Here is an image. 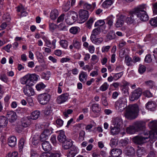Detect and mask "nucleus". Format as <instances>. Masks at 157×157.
I'll use <instances>...</instances> for the list:
<instances>
[{
    "instance_id": "nucleus-1",
    "label": "nucleus",
    "mask_w": 157,
    "mask_h": 157,
    "mask_svg": "<svg viewBox=\"0 0 157 157\" xmlns=\"http://www.w3.org/2000/svg\"><path fill=\"white\" fill-rule=\"evenodd\" d=\"M139 111L138 106L137 104L130 105L126 108L124 116L128 119H134L137 117Z\"/></svg>"
},
{
    "instance_id": "nucleus-2",
    "label": "nucleus",
    "mask_w": 157,
    "mask_h": 157,
    "mask_svg": "<svg viewBox=\"0 0 157 157\" xmlns=\"http://www.w3.org/2000/svg\"><path fill=\"white\" fill-rule=\"evenodd\" d=\"M148 125L151 129L148 133L150 138L149 140L151 143H153L157 139V123L155 121H151L149 123Z\"/></svg>"
},
{
    "instance_id": "nucleus-3",
    "label": "nucleus",
    "mask_w": 157,
    "mask_h": 157,
    "mask_svg": "<svg viewBox=\"0 0 157 157\" xmlns=\"http://www.w3.org/2000/svg\"><path fill=\"white\" fill-rule=\"evenodd\" d=\"M145 10L146 9L145 8L141 6L133 10V13L136 14L137 17L142 21H147L148 20L149 17Z\"/></svg>"
},
{
    "instance_id": "nucleus-4",
    "label": "nucleus",
    "mask_w": 157,
    "mask_h": 157,
    "mask_svg": "<svg viewBox=\"0 0 157 157\" xmlns=\"http://www.w3.org/2000/svg\"><path fill=\"white\" fill-rule=\"evenodd\" d=\"M144 136H136L133 138V141L136 144H141L145 143L148 141H149L150 138L149 137L148 134L145 133Z\"/></svg>"
},
{
    "instance_id": "nucleus-5",
    "label": "nucleus",
    "mask_w": 157,
    "mask_h": 157,
    "mask_svg": "<svg viewBox=\"0 0 157 157\" xmlns=\"http://www.w3.org/2000/svg\"><path fill=\"white\" fill-rule=\"evenodd\" d=\"M126 100L125 98H120L115 102V106L117 110L123 111L126 107Z\"/></svg>"
},
{
    "instance_id": "nucleus-6",
    "label": "nucleus",
    "mask_w": 157,
    "mask_h": 157,
    "mask_svg": "<svg viewBox=\"0 0 157 157\" xmlns=\"http://www.w3.org/2000/svg\"><path fill=\"white\" fill-rule=\"evenodd\" d=\"M51 97L49 94L44 93L39 95L38 96V100L40 104L44 105L49 101Z\"/></svg>"
},
{
    "instance_id": "nucleus-7",
    "label": "nucleus",
    "mask_w": 157,
    "mask_h": 157,
    "mask_svg": "<svg viewBox=\"0 0 157 157\" xmlns=\"http://www.w3.org/2000/svg\"><path fill=\"white\" fill-rule=\"evenodd\" d=\"M142 93L141 88H138L132 92L131 95L130 96L129 99L131 101H134L137 100L141 96Z\"/></svg>"
},
{
    "instance_id": "nucleus-8",
    "label": "nucleus",
    "mask_w": 157,
    "mask_h": 157,
    "mask_svg": "<svg viewBox=\"0 0 157 157\" xmlns=\"http://www.w3.org/2000/svg\"><path fill=\"white\" fill-rule=\"evenodd\" d=\"M79 18L81 21L79 23H82L87 20L88 17V12L85 10H81L79 11Z\"/></svg>"
},
{
    "instance_id": "nucleus-9",
    "label": "nucleus",
    "mask_w": 157,
    "mask_h": 157,
    "mask_svg": "<svg viewBox=\"0 0 157 157\" xmlns=\"http://www.w3.org/2000/svg\"><path fill=\"white\" fill-rule=\"evenodd\" d=\"M124 152L127 156L132 157L135 155L136 151L133 147L128 146L125 149Z\"/></svg>"
},
{
    "instance_id": "nucleus-10",
    "label": "nucleus",
    "mask_w": 157,
    "mask_h": 157,
    "mask_svg": "<svg viewBox=\"0 0 157 157\" xmlns=\"http://www.w3.org/2000/svg\"><path fill=\"white\" fill-rule=\"evenodd\" d=\"M31 86H25L22 88V90L25 95L27 96L33 95L34 94V90Z\"/></svg>"
},
{
    "instance_id": "nucleus-11",
    "label": "nucleus",
    "mask_w": 157,
    "mask_h": 157,
    "mask_svg": "<svg viewBox=\"0 0 157 157\" xmlns=\"http://www.w3.org/2000/svg\"><path fill=\"white\" fill-rule=\"evenodd\" d=\"M69 96L67 93H65L59 96L57 99V103L61 104L66 102Z\"/></svg>"
},
{
    "instance_id": "nucleus-12",
    "label": "nucleus",
    "mask_w": 157,
    "mask_h": 157,
    "mask_svg": "<svg viewBox=\"0 0 157 157\" xmlns=\"http://www.w3.org/2000/svg\"><path fill=\"white\" fill-rule=\"evenodd\" d=\"M7 117L10 122L15 121L17 119V116L16 113L13 111H9L7 112Z\"/></svg>"
},
{
    "instance_id": "nucleus-13",
    "label": "nucleus",
    "mask_w": 157,
    "mask_h": 157,
    "mask_svg": "<svg viewBox=\"0 0 157 157\" xmlns=\"http://www.w3.org/2000/svg\"><path fill=\"white\" fill-rule=\"evenodd\" d=\"M133 125L137 132L142 130L145 128L144 122L141 121H136Z\"/></svg>"
},
{
    "instance_id": "nucleus-14",
    "label": "nucleus",
    "mask_w": 157,
    "mask_h": 157,
    "mask_svg": "<svg viewBox=\"0 0 157 157\" xmlns=\"http://www.w3.org/2000/svg\"><path fill=\"white\" fill-rule=\"evenodd\" d=\"M73 141L71 140H66L62 143V147L64 150L70 149L74 146Z\"/></svg>"
},
{
    "instance_id": "nucleus-15",
    "label": "nucleus",
    "mask_w": 157,
    "mask_h": 157,
    "mask_svg": "<svg viewBox=\"0 0 157 157\" xmlns=\"http://www.w3.org/2000/svg\"><path fill=\"white\" fill-rule=\"evenodd\" d=\"M134 15L136 14L133 13V10L131 12L126 19V21L128 24H131L135 22V19Z\"/></svg>"
},
{
    "instance_id": "nucleus-16",
    "label": "nucleus",
    "mask_w": 157,
    "mask_h": 157,
    "mask_svg": "<svg viewBox=\"0 0 157 157\" xmlns=\"http://www.w3.org/2000/svg\"><path fill=\"white\" fill-rule=\"evenodd\" d=\"M29 80L28 74L24 76L21 79V82L22 84H25L26 86H32L34 84L33 83H30Z\"/></svg>"
},
{
    "instance_id": "nucleus-17",
    "label": "nucleus",
    "mask_w": 157,
    "mask_h": 157,
    "mask_svg": "<svg viewBox=\"0 0 157 157\" xmlns=\"http://www.w3.org/2000/svg\"><path fill=\"white\" fill-rule=\"evenodd\" d=\"M78 153V151L76 147L74 146L68 151L67 154V157H74Z\"/></svg>"
},
{
    "instance_id": "nucleus-18",
    "label": "nucleus",
    "mask_w": 157,
    "mask_h": 157,
    "mask_svg": "<svg viewBox=\"0 0 157 157\" xmlns=\"http://www.w3.org/2000/svg\"><path fill=\"white\" fill-rule=\"evenodd\" d=\"M66 138V137L65 135L64 131L63 130L60 131L57 137L58 140L60 143L62 144L67 140Z\"/></svg>"
},
{
    "instance_id": "nucleus-19",
    "label": "nucleus",
    "mask_w": 157,
    "mask_h": 157,
    "mask_svg": "<svg viewBox=\"0 0 157 157\" xmlns=\"http://www.w3.org/2000/svg\"><path fill=\"white\" fill-rule=\"evenodd\" d=\"M87 77L88 75L86 72L81 71L79 75V79L81 82L84 83L87 80Z\"/></svg>"
},
{
    "instance_id": "nucleus-20",
    "label": "nucleus",
    "mask_w": 157,
    "mask_h": 157,
    "mask_svg": "<svg viewBox=\"0 0 157 157\" xmlns=\"http://www.w3.org/2000/svg\"><path fill=\"white\" fill-rule=\"evenodd\" d=\"M31 124V121L27 117L22 118L21 120V124L24 127H27Z\"/></svg>"
},
{
    "instance_id": "nucleus-21",
    "label": "nucleus",
    "mask_w": 157,
    "mask_h": 157,
    "mask_svg": "<svg viewBox=\"0 0 157 157\" xmlns=\"http://www.w3.org/2000/svg\"><path fill=\"white\" fill-rule=\"evenodd\" d=\"M110 133L111 135L117 134L120 132V128L117 126L111 125L110 127Z\"/></svg>"
},
{
    "instance_id": "nucleus-22",
    "label": "nucleus",
    "mask_w": 157,
    "mask_h": 157,
    "mask_svg": "<svg viewBox=\"0 0 157 157\" xmlns=\"http://www.w3.org/2000/svg\"><path fill=\"white\" fill-rule=\"evenodd\" d=\"M42 146L43 149L45 151H49L52 149L51 145L48 141L43 142L42 144Z\"/></svg>"
},
{
    "instance_id": "nucleus-23",
    "label": "nucleus",
    "mask_w": 157,
    "mask_h": 157,
    "mask_svg": "<svg viewBox=\"0 0 157 157\" xmlns=\"http://www.w3.org/2000/svg\"><path fill=\"white\" fill-rule=\"evenodd\" d=\"M17 139L14 136L10 137L8 140V143L9 145L11 147H14L16 144Z\"/></svg>"
},
{
    "instance_id": "nucleus-24",
    "label": "nucleus",
    "mask_w": 157,
    "mask_h": 157,
    "mask_svg": "<svg viewBox=\"0 0 157 157\" xmlns=\"http://www.w3.org/2000/svg\"><path fill=\"white\" fill-rule=\"evenodd\" d=\"M28 74L29 77V82L30 83H33L37 81L39 78V75L35 74Z\"/></svg>"
},
{
    "instance_id": "nucleus-25",
    "label": "nucleus",
    "mask_w": 157,
    "mask_h": 157,
    "mask_svg": "<svg viewBox=\"0 0 157 157\" xmlns=\"http://www.w3.org/2000/svg\"><path fill=\"white\" fill-rule=\"evenodd\" d=\"M17 12H21L22 16H26L28 14L24 6L21 5L17 7Z\"/></svg>"
},
{
    "instance_id": "nucleus-26",
    "label": "nucleus",
    "mask_w": 157,
    "mask_h": 157,
    "mask_svg": "<svg viewBox=\"0 0 157 157\" xmlns=\"http://www.w3.org/2000/svg\"><path fill=\"white\" fill-rule=\"evenodd\" d=\"M156 106L155 103L153 101H149L146 105V107L151 111H154Z\"/></svg>"
},
{
    "instance_id": "nucleus-27",
    "label": "nucleus",
    "mask_w": 157,
    "mask_h": 157,
    "mask_svg": "<svg viewBox=\"0 0 157 157\" xmlns=\"http://www.w3.org/2000/svg\"><path fill=\"white\" fill-rule=\"evenodd\" d=\"M8 121L7 118L5 117L1 116L0 117V127H6L8 124Z\"/></svg>"
},
{
    "instance_id": "nucleus-28",
    "label": "nucleus",
    "mask_w": 157,
    "mask_h": 157,
    "mask_svg": "<svg viewBox=\"0 0 157 157\" xmlns=\"http://www.w3.org/2000/svg\"><path fill=\"white\" fill-rule=\"evenodd\" d=\"M137 155L139 157L145 155L146 154V151L145 149L143 147H138L136 152Z\"/></svg>"
},
{
    "instance_id": "nucleus-29",
    "label": "nucleus",
    "mask_w": 157,
    "mask_h": 157,
    "mask_svg": "<svg viewBox=\"0 0 157 157\" xmlns=\"http://www.w3.org/2000/svg\"><path fill=\"white\" fill-rule=\"evenodd\" d=\"M111 155L113 157H117L122 153V151L120 149H113L111 152Z\"/></svg>"
},
{
    "instance_id": "nucleus-30",
    "label": "nucleus",
    "mask_w": 157,
    "mask_h": 157,
    "mask_svg": "<svg viewBox=\"0 0 157 157\" xmlns=\"http://www.w3.org/2000/svg\"><path fill=\"white\" fill-rule=\"evenodd\" d=\"M113 125L117 126L120 128L123 124L121 118L116 117L114 118L113 121Z\"/></svg>"
},
{
    "instance_id": "nucleus-31",
    "label": "nucleus",
    "mask_w": 157,
    "mask_h": 157,
    "mask_svg": "<svg viewBox=\"0 0 157 157\" xmlns=\"http://www.w3.org/2000/svg\"><path fill=\"white\" fill-rule=\"evenodd\" d=\"M40 115V112L38 110H35L29 116V119L36 120L38 118Z\"/></svg>"
},
{
    "instance_id": "nucleus-32",
    "label": "nucleus",
    "mask_w": 157,
    "mask_h": 157,
    "mask_svg": "<svg viewBox=\"0 0 157 157\" xmlns=\"http://www.w3.org/2000/svg\"><path fill=\"white\" fill-rule=\"evenodd\" d=\"M91 108L92 111L95 113H98L101 109L99 104L97 103H94L92 104Z\"/></svg>"
},
{
    "instance_id": "nucleus-33",
    "label": "nucleus",
    "mask_w": 157,
    "mask_h": 157,
    "mask_svg": "<svg viewBox=\"0 0 157 157\" xmlns=\"http://www.w3.org/2000/svg\"><path fill=\"white\" fill-rule=\"evenodd\" d=\"M73 44L74 47L75 49L78 50L80 49L81 44L80 41L78 39H75L73 40Z\"/></svg>"
},
{
    "instance_id": "nucleus-34",
    "label": "nucleus",
    "mask_w": 157,
    "mask_h": 157,
    "mask_svg": "<svg viewBox=\"0 0 157 157\" xmlns=\"http://www.w3.org/2000/svg\"><path fill=\"white\" fill-rule=\"evenodd\" d=\"M101 32V29L99 27H97L94 29L90 36V38H94L96 36L98 35Z\"/></svg>"
},
{
    "instance_id": "nucleus-35",
    "label": "nucleus",
    "mask_w": 157,
    "mask_h": 157,
    "mask_svg": "<svg viewBox=\"0 0 157 157\" xmlns=\"http://www.w3.org/2000/svg\"><path fill=\"white\" fill-rule=\"evenodd\" d=\"M116 37V35L113 31H111L106 36V41H107L113 39Z\"/></svg>"
},
{
    "instance_id": "nucleus-36",
    "label": "nucleus",
    "mask_w": 157,
    "mask_h": 157,
    "mask_svg": "<svg viewBox=\"0 0 157 157\" xmlns=\"http://www.w3.org/2000/svg\"><path fill=\"white\" fill-rule=\"evenodd\" d=\"M58 16V11L56 9H55L51 11L50 17L52 20H55Z\"/></svg>"
},
{
    "instance_id": "nucleus-37",
    "label": "nucleus",
    "mask_w": 157,
    "mask_h": 157,
    "mask_svg": "<svg viewBox=\"0 0 157 157\" xmlns=\"http://www.w3.org/2000/svg\"><path fill=\"white\" fill-rule=\"evenodd\" d=\"M126 131L127 133L131 134H134L137 132L133 125L127 127L126 129Z\"/></svg>"
},
{
    "instance_id": "nucleus-38",
    "label": "nucleus",
    "mask_w": 157,
    "mask_h": 157,
    "mask_svg": "<svg viewBox=\"0 0 157 157\" xmlns=\"http://www.w3.org/2000/svg\"><path fill=\"white\" fill-rule=\"evenodd\" d=\"M125 62L126 65L128 66H132L133 65V61L132 58L128 56L125 57Z\"/></svg>"
},
{
    "instance_id": "nucleus-39",
    "label": "nucleus",
    "mask_w": 157,
    "mask_h": 157,
    "mask_svg": "<svg viewBox=\"0 0 157 157\" xmlns=\"http://www.w3.org/2000/svg\"><path fill=\"white\" fill-rule=\"evenodd\" d=\"M59 44L62 48L64 49H67L68 46V42L65 40H61L59 42Z\"/></svg>"
},
{
    "instance_id": "nucleus-40",
    "label": "nucleus",
    "mask_w": 157,
    "mask_h": 157,
    "mask_svg": "<svg viewBox=\"0 0 157 157\" xmlns=\"http://www.w3.org/2000/svg\"><path fill=\"white\" fill-rule=\"evenodd\" d=\"M113 2L112 0H106L103 2L102 6L104 8H106L110 6Z\"/></svg>"
},
{
    "instance_id": "nucleus-41",
    "label": "nucleus",
    "mask_w": 157,
    "mask_h": 157,
    "mask_svg": "<svg viewBox=\"0 0 157 157\" xmlns=\"http://www.w3.org/2000/svg\"><path fill=\"white\" fill-rule=\"evenodd\" d=\"M79 4L81 5H82L83 8L84 9L90 10L92 8V5L87 3L84 2V1H81L79 2Z\"/></svg>"
},
{
    "instance_id": "nucleus-42",
    "label": "nucleus",
    "mask_w": 157,
    "mask_h": 157,
    "mask_svg": "<svg viewBox=\"0 0 157 157\" xmlns=\"http://www.w3.org/2000/svg\"><path fill=\"white\" fill-rule=\"evenodd\" d=\"M124 21L121 18H119L117 21L115 26L117 28L121 27L124 25Z\"/></svg>"
},
{
    "instance_id": "nucleus-43",
    "label": "nucleus",
    "mask_w": 157,
    "mask_h": 157,
    "mask_svg": "<svg viewBox=\"0 0 157 157\" xmlns=\"http://www.w3.org/2000/svg\"><path fill=\"white\" fill-rule=\"evenodd\" d=\"M90 39L93 43L97 45L100 44L103 40V39L102 38L100 37L96 38V37L94 38H91Z\"/></svg>"
},
{
    "instance_id": "nucleus-44",
    "label": "nucleus",
    "mask_w": 157,
    "mask_h": 157,
    "mask_svg": "<svg viewBox=\"0 0 157 157\" xmlns=\"http://www.w3.org/2000/svg\"><path fill=\"white\" fill-rule=\"evenodd\" d=\"M46 87V85L42 82H40L36 86V90L38 91L44 89Z\"/></svg>"
},
{
    "instance_id": "nucleus-45",
    "label": "nucleus",
    "mask_w": 157,
    "mask_h": 157,
    "mask_svg": "<svg viewBox=\"0 0 157 157\" xmlns=\"http://www.w3.org/2000/svg\"><path fill=\"white\" fill-rule=\"evenodd\" d=\"M25 142L24 139L23 138H21L19 141L18 144L19 150L21 152L22 150Z\"/></svg>"
},
{
    "instance_id": "nucleus-46",
    "label": "nucleus",
    "mask_w": 157,
    "mask_h": 157,
    "mask_svg": "<svg viewBox=\"0 0 157 157\" xmlns=\"http://www.w3.org/2000/svg\"><path fill=\"white\" fill-rule=\"evenodd\" d=\"M0 79L5 83H7L9 82L8 78L5 74H0Z\"/></svg>"
},
{
    "instance_id": "nucleus-47",
    "label": "nucleus",
    "mask_w": 157,
    "mask_h": 157,
    "mask_svg": "<svg viewBox=\"0 0 157 157\" xmlns=\"http://www.w3.org/2000/svg\"><path fill=\"white\" fill-rule=\"evenodd\" d=\"M109 86V84L106 82H105L100 87L99 89L101 91H104L108 89Z\"/></svg>"
},
{
    "instance_id": "nucleus-48",
    "label": "nucleus",
    "mask_w": 157,
    "mask_h": 157,
    "mask_svg": "<svg viewBox=\"0 0 157 157\" xmlns=\"http://www.w3.org/2000/svg\"><path fill=\"white\" fill-rule=\"evenodd\" d=\"M99 60L98 57L96 55H93L91 56V58L90 59L92 63L94 64L97 63Z\"/></svg>"
},
{
    "instance_id": "nucleus-49",
    "label": "nucleus",
    "mask_w": 157,
    "mask_h": 157,
    "mask_svg": "<svg viewBox=\"0 0 157 157\" xmlns=\"http://www.w3.org/2000/svg\"><path fill=\"white\" fill-rule=\"evenodd\" d=\"M146 70V67L145 66L141 64L139 65L138 71L140 74H143L145 72Z\"/></svg>"
},
{
    "instance_id": "nucleus-50",
    "label": "nucleus",
    "mask_w": 157,
    "mask_h": 157,
    "mask_svg": "<svg viewBox=\"0 0 157 157\" xmlns=\"http://www.w3.org/2000/svg\"><path fill=\"white\" fill-rule=\"evenodd\" d=\"M44 114L47 116L50 115L52 114V110L51 106L48 107L44 112Z\"/></svg>"
},
{
    "instance_id": "nucleus-51",
    "label": "nucleus",
    "mask_w": 157,
    "mask_h": 157,
    "mask_svg": "<svg viewBox=\"0 0 157 157\" xmlns=\"http://www.w3.org/2000/svg\"><path fill=\"white\" fill-rule=\"evenodd\" d=\"M51 73L50 71H47L45 73H44L42 74V77L43 78L48 80L50 76Z\"/></svg>"
},
{
    "instance_id": "nucleus-52",
    "label": "nucleus",
    "mask_w": 157,
    "mask_h": 157,
    "mask_svg": "<svg viewBox=\"0 0 157 157\" xmlns=\"http://www.w3.org/2000/svg\"><path fill=\"white\" fill-rule=\"evenodd\" d=\"M105 24V22L104 20H99L95 22L94 24V26L95 27L98 26L101 27V26H103Z\"/></svg>"
},
{
    "instance_id": "nucleus-53",
    "label": "nucleus",
    "mask_w": 157,
    "mask_h": 157,
    "mask_svg": "<svg viewBox=\"0 0 157 157\" xmlns=\"http://www.w3.org/2000/svg\"><path fill=\"white\" fill-rule=\"evenodd\" d=\"M118 140L116 138H112L110 141L109 144L111 147L116 146L117 144Z\"/></svg>"
},
{
    "instance_id": "nucleus-54",
    "label": "nucleus",
    "mask_w": 157,
    "mask_h": 157,
    "mask_svg": "<svg viewBox=\"0 0 157 157\" xmlns=\"http://www.w3.org/2000/svg\"><path fill=\"white\" fill-rule=\"evenodd\" d=\"M149 22L151 25L157 26V17L151 19Z\"/></svg>"
},
{
    "instance_id": "nucleus-55",
    "label": "nucleus",
    "mask_w": 157,
    "mask_h": 157,
    "mask_svg": "<svg viewBox=\"0 0 157 157\" xmlns=\"http://www.w3.org/2000/svg\"><path fill=\"white\" fill-rule=\"evenodd\" d=\"M79 29V28L78 27H73L70 29V32L73 34H76Z\"/></svg>"
},
{
    "instance_id": "nucleus-56",
    "label": "nucleus",
    "mask_w": 157,
    "mask_h": 157,
    "mask_svg": "<svg viewBox=\"0 0 157 157\" xmlns=\"http://www.w3.org/2000/svg\"><path fill=\"white\" fill-rule=\"evenodd\" d=\"M78 17V14L77 13L74 11V13H73L72 15V20L73 21L70 22L69 23L70 24H73L77 20Z\"/></svg>"
},
{
    "instance_id": "nucleus-57",
    "label": "nucleus",
    "mask_w": 157,
    "mask_h": 157,
    "mask_svg": "<svg viewBox=\"0 0 157 157\" xmlns=\"http://www.w3.org/2000/svg\"><path fill=\"white\" fill-rule=\"evenodd\" d=\"M150 148L151 151H150L147 157H155V151L153 150V148L151 145H150Z\"/></svg>"
},
{
    "instance_id": "nucleus-58",
    "label": "nucleus",
    "mask_w": 157,
    "mask_h": 157,
    "mask_svg": "<svg viewBox=\"0 0 157 157\" xmlns=\"http://www.w3.org/2000/svg\"><path fill=\"white\" fill-rule=\"evenodd\" d=\"M70 1H67L63 7V9L65 12L68 11L70 8Z\"/></svg>"
},
{
    "instance_id": "nucleus-59",
    "label": "nucleus",
    "mask_w": 157,
    "mask_h": 157,
    "mask_svg": "<svg viewBox=\"0 0 157 157\" xmlns=\"http://www.w3.org/2000/svg\"><path fill=\"white\" fill-rule=\"evenodd\" d=\"M123 72L117 73L115 74L114 75V80L115 81L117 80L120 78L123 75Z\"/></svg>"
},
{
    "instance_id": "nucleus-60",
    "label": "nucleus",
    "mask_w": 157,
    "mask_h": 157,
    "mask_svg": "<svg viewBox=\"0 0 157 157\" xmlns=\"http://www.w3.org/2000/svg\"><path fill=\"white\" fill-rule=\"evenodd\" d=\"M12 45L10 44H8L4 47H3L2 49L6 51L7 52L9 53L11 52L10 48L12 47Z\"/></svg>"
},
{
    "instance_id": "nucleus-61",
    "label": "nucleus",
    "mask_w": 157,
    "mask_h": 157,
    "mask_svg": "<svg viewBox=\"0 0 157 157\" xmlns=\"http://www.w3.org/2000/svg\"><path fill=\"white\" fill-rule=\"evenodd\" d=\"M58 28L59 30L61 31H65L67 30V27L62 23H60L58 25Z\"/></svg>"
},
{
    "instance_id": "nucleus-62",
    "label": "nucleus",
    "mask_w": 157,
    "mask_h": 157,
    "mask_svg": "<svg viewBox=\"0 0 157 157\" xmlns=\"http://www.w3.org/2000/svg\"><path fill=\"white\" fill-rule=\"evenodd\" d=\"M50 155L51 157H60L61 153L59 151H56L51 153Z\"/></svg>"
},
{
    "instance_id": "nucleus-63",
    "label": "nucleus",
    "mask_w": 157,
    "mask_h": 157,
    "mask_svg": "<svg viewBox=\"0 0 157 157\" xmlns=\"http://www.w3.org/2000/svg\"><path fill=\"white\" fill-rule=\"evenodd\" d=\"M94 22V20L93 18H90L87 21L86 23V26L89 29H90L91 28L92 25Z\"/></svg>"
},
{
    "instance_id": "nucleus-64",
    "label": "nucleus",
    "mask_w": 157,
    "mask_h": 157,
    "mask_svg": "<svg viewBox=\"0 0 157 157\" xmlns=\"http://www.w3.org/2000/svg\"><path fill=\"white\" fill-rule=\"evenodd\" d=\"M30 154V157H40L39 154L36 151L33 150H31Z\"/></svg>"
}]
</instances>
